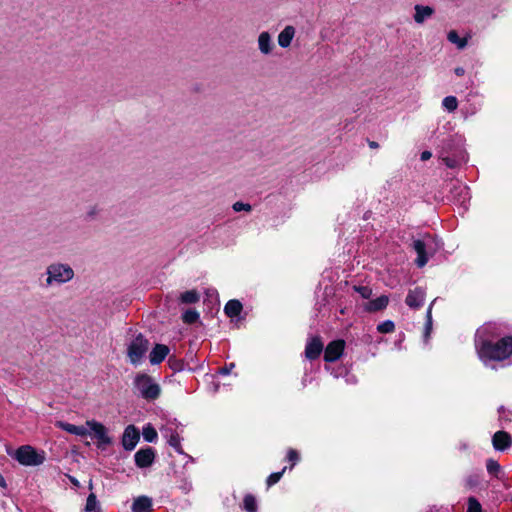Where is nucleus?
<instances>
[{
    "mask_svg": "<svg viewBox=\"0 0 512 512\" xmlns=\"http://www.w3.org/2000/svg\"><path fill=\"white\" fill-rule=\"evenodd\" d=\"M142 435L143 439L148 443H154L158 438L156 429L150 423L143 427Z\"/></svg>",
    "mask_w": 512,
    "mask_h": 512,
    "instance_id": "obj_26",
    "label": "nucleus"
},
{
    "mask_svg": "<svg viewBox=\"0 0 512 512\" xmlns=\"http://www.w3.org/2000/svg\"><path fill=\"white\" fill-rule=\"evenodd\" d=\"M152 509V499L148 496H139L134 499L132 512H150Z\"/></svg>",
    "mask_w": 512,
    "mask_h": 512,
    "instance_id": "obj_17",
    "label": "nucleus"
},
{
    "mask_svg": "<svg viewBox=\"0 0 512 512\" xmlns=\"http://www.w3.org/2000/svg\"><path fill=\"white\" fill-rule=\"evenodd\" d=\"M486 469L488 473L496 474L500 472L501 466L496 460L490 458L486 461Z\"/></svg>",
    "mask_w": 512,
    "mask_h": 512,
    "instance_id": "obj_38",
    "label": "nucleus"
},
{
    "mask_svg": "<svg viewBox=\"0 0 512 512\" xmlns=\"http://www.w3.org/2000/svg\"><path fill=\"white\" fill-rule=\"evenodd\" d=\"M0 487L6 488V480L2 474H0Z\"/></svg>",
    "mask_w": 512,
    "mask_h": 512,
    "instance_id": "obj_47",
    "label": "nucleus"
},
{
    "mask_svg": "<svg viewBox=\"0 0 512 512\" xmlns=\"http://www.w3.org/2000/svg\"><path fill=\"white\" fill-rule=\"evenodd\" d=\"M140 439V432L134 425H128L122 435V446L127 451H132Z\"/></svg>",
    "mask_w": 512,
    "mask_h": 512,
    "instance_id": "obj_10",
    "label": "nucleus"
},
{
    "mask_svg": "<svg viewBox=\"0 0 512 512\" xmlns=\"http://www.w3.org/2000/svg\"><path fill=\"white\" fill-rule=\"evenodd\" d=\"M200 299V295L196 290H188L180 295V301L183 304H194Z\"/></svg>",
    "mask_w": 512,
    "mask_h": 512,
    "instance_id": "obj_25",
    "label": "nucleus"
},
{
    "mask_svg": "<svg viewBox=\"0 0 512 512\" xmlns=\"http://www.w3.org/2000/svg\"><path fill=\"white\" fill-rule=\"evenodd\" d=\"M168 444L175 449V451L179 454H183V449L181 445V437L175 431H172L168 438Z\"/></svg>",
    "mask_w": 512,
    "mask_h": 512,
    "instance_id": "obj_28",
    "label": "nucleus"
},
{
    "mask_svg": "<svg viewBox=\"0 0 512 512\" xmlns=\"http://www.w3.org/2000/svg\"><path fill=\"white\" fill-rule=\"evenodd\" d=\"M101 212H102V208L99 207L97 204L90 205L87 207L84 218L86 221L97 220L99 218Z\"/></svg>",
    "mask_w": 512,
    "mask_h": 512,
    "instance_id": "obj_27",
    "label": "nucleus"
},
{
    "mask_svg": "<svg viewBox=\"0 0 512 512\" xmlns=\"http://www.w3.org/2000/svg\"><path fill=\"white\" fill-rule=\"evenodd\" d=\"M455 191H458V196L460 197L459 201L462 205L470 199L469 189L466 186H459L455 188Z\"/></svg>",
    "mask_w": 512,
    "mask_h": 512,
    "instance_id": "obj_35",
    "label": "nucleus"
},
{
    "mask_svg": "<svg viewBox=\"0 0 512 512\" xmlns=\"http://www.w3.org/2000/svg\"><path fill=\"white\" fill-rule=\"evenodd\" d=\"M170 349L167 345L156 344L150 352L149 361L152 365H158L168 356Z\"/></svg>",
    "mask_w": 512,
    "mask_h": 512,
    "instance_id": "obj_15",
    "label": "nucleus"
},
{
    "mask_svg": "<svg viewBox=\"0 0 512 512\" xmlns=\"http://www.w3.org/2000/svg\"><path fill=\"white\" fill-rule=\"evenodd\" d=\"M454 73L457 75V76H463L465 74V69L463 67H456L454 69Z\"/></svg>",
    "mask_w": 512,
    "mask_h": 512,
    "instance_id": "obj_46",
    "label": "nucleus"
},
{
    "mask_svg": "<svg viewBox=\"0 0 512 512\" xmlns=\"http://www.w3.org/2000/svg\"><path fill=\"white\" fill-rule=\"evenodd\" d=\"M57 426L60 429L77 436H86L89 433L85 426H77L68 422L59 421Z\"/></svg>",
    "mask_w": 512,
    "mask_h": 512,
    "instance_id": "obj_20",
    "label": "nucleus"
},
{
    "mask_svg": "<svg viewBox=\"0 0 512 512\" xmlns=\"http://www.w3.org/2000/svg\"><path fill=\"white\" fill-rule=\"evenodd\" d=\"M85 512H102L100 503L94 493H90L86 499Z\"/></svg>",
    "mask_w": 512,
    "mask_h": 512,
    "instance_id": "obj_24",
    "label": "nucleus"
},
{
    "mask_svg": "<svg viewBox=\"0 0 512 512\" xmlns=\"http://www.w3.org/2000/svg\"><path fill=\"white\" fill-rule=\"evenodd\" d=\"M442 106L448 112H454L458 107V100L455 96H446L442 100Z\"/></svg>",
    "mask_w": 512,
    "mask_h": 512,
    "instance_id": "obj_31",
    "label": "nucleus"
},
{
    "mask_svg": "<svg viewBox=\"0 0 512 512\" xmlns=\"http://www.w3.org/2000/svg\"><path fill=\"white\" fill-rule=\"evenodd\" d=\"M323 348L324 345L319 336L311 337L305 347L306 358L311 361L317 359L321 355Z\"/></svg>",
    "mask_w": 512,
    "mask_h": 512,
    "instance_id": "obj_13",
    "label": "nucleus"
},
{
    "mask_svg": "<svg viewBox=\"0 0 512 512\" xmlns=\"http://www.w3.org/2000/svg\"><path fill=\"white\" fill-rule=\"evenodd\" d=\"M440 158L444 164L451 169L456 168L460 164V160L458 158L445 155L444 152H441Z\"/></svg>",
    "mask_w": 512,
    "mask_h": 512,
    "instance_id": "obj_33",
    "label": "nucleus"
},
{
    "mask_svg": "<svg viewBox=\"0 0 512 512\" xmlns=\"http://www.w3.org/2000/svg\"><path fill=\"white\" fill-rule=\"evenodd\" d=\"M199 317V313L194 309H188L182 314V320L186 324H194Z\"/></svg>",
    "mask_w": 512,
    "mask_h": 512,
    "instance_id": "obj_32",
    "label": "nucleus"
},
{
    "mask_svg": "<svg viewBox=\"0 0 512 512\" xmlns=\"http://www.w3.org/2000/svg\"><path fill=\"white\" fill-rule=\"evenodd\" d=\"M447 39L451 43L455 44L458 49H464L467 46V43H468L467 37L461 38L455 30H451L448 33Z\"/></svg>",
    "mask_w": 512,
    "mask_h": 512,
    "instance_id": "obj_23",
    "label": "nucleus"
},
{
    "mask_svg": "<svg viewBox=\"0 0 512 512\" xmlns=\"http://www.w3.org/2000/svg\"><path fill=\"white\" fill-rule=\"evenodd\" d=\"M369 147L372 148V149H376L379 147V144L375 141H369Z\"/></svg>",
    "mask_w": 512,
    "mask_h": 512,
    "instance_id": "obj_48",
    "label": "nucleus"
},
{
    "mask_svg": "<svg viewBox=\"0 0 512 512\" xmlns=\"http://www.w3.org/2000/svg\"><path fill=\"white\" fill-rule=\"evenodd\" d=\"M168 364H169L170 368L175 372L182 371L184 368L183 361H180V360L176 359L175 357H169Z\"/></svg>",
    "mask_w": 512,
    "mask_h": 512,
    "instance_id": "obj_40",
    "label": "nucleus"
},
{
    "mask_svg": "<svg viewBox=\"0 0 512 512\" xmlns=\"http://www.w3.org/2000/svg\"><path fill=\"white\" fill-rule=\"evenodd\" d=\"M414 21L418 24H422L427 18L431 17L434 13V9L430 6H423L420 4L414 7Z\"/></svg>",
    "mask_w": 512,
    "mask_h": 512,
    "instance_id": "obj_18",
    "label": "nucleus"
},
{
    "mask_svg": "<svg viewBox=\"0 0 512 512\" xmlns=\"http://www.w3.org/2000/svg\"><path fill=\"white\" fill-rule=\"evenodd\" d=\"M149 340L141 333L127 345V357L130 363L138 366L149 349Z\"/></svg>",
    "mask_w": 512,
    "mask_h": 512,
    "instance_id": "obj_4",
    "label": "nucleus"
},
{
    "mask_svg": "<svg viewBox=\"0 0 512 512\" xmlns=\"http://www.w3.org/2000/svg\"><path fill=\"white\" fill-rule=\"evenodd\" d=\"M388 303V296L381 295L380 297L365 303L364 310L370 313L378 312L384 310L387 307Z\"/></svg>",
    "mask_w": 512,
    "mask_h": 512,
    "instance_id": "obj_16",
    "label": "nucleus"
},
{
    "mask_svg": "<svg viewBox=\"0 0 512 512\" xmlns=\"http://www.w3.org/2000/svg\"><path fill=\"white\" fill-rule=\"evenodd\" d=\"M512 444V438L505 431H497L492 437V445L496 451H505Z\"/></svg>",
    "mask_w": 512,
    "mask_h": 512,
    "instance_id": "obj_14",
    "label": "nucleus"
},
{
    "mask_svg": "<svg viewBox=\"0 0 512 512\" xmlns=\"http://www.w3.org/2000/svg\"><path fill=\"white\" fill-rule=\"evenodd\" d=\"M479 359L486 367L495 368L493 362H502L512 355V337L503 336L476 348Z\"/></svg>",
    "mask_w": 512,
    "mask_h": 512,
    "instance_id": "obj_1",
    "label": "nucleus"
},
{
    "mask_svg": "<svg viewBox=\"0 0 512 512\" xmlns=\"http://www.w3.org/2000/svg\"><path fill=\"white\" fill-rule=\"evenodd\" d=\"M295 35V28L293 26H286L278 35V44L282 48L290 46Z\"/></svg>",
    "mask_w": 512,
    "mask_h": 512,
    "instance_id": "obj_19",
    "label": "nucleus"
},
{
    "mask_svg": "<svg viewBox=\"0 0 512 512\" xmlns=\"http://www.w3.org/2000/svg\"><path fill=\"white\" fill-rule=\"evenodd\" d=\"M155 457V450L152 447H145L135 453L134 460L138 468H147L154 463Z\"/></svg>",
    "mask_w": 512,
    "mask_h": 512,
    "instance_id": "obj_9",
    "label": "nucleus"
},
{
    "mask_svg": "<svg viewBox=\"0 0 512 512\" xmlns=\"http://www.w3.org/2000/svg\"><path fill=\"white\" fill-rule=\"evenodd\" d=\"M134 385L139 395L147 401L157 399L161 393L159 384L147 374H138L134 379Z\"/></svg>",
    "mask_w": 512,
    "mask_h": 512,
    "instance_id": "obj_3",
    "label": "nucleus"
},
{
    "mask_svg": "<svg viewBox=\"0 0 512 512\" xmlns=\"http://www.w3.org/2000/svg\"><path fill=\"white\" fill-rule=\"evenodd\" d=\"M233 210L235 212H241V211H246V212H250L252 210V206L248 203H244V202H235L232 206Z\"/></svg>",
    "mask_w": 512,
    "mask_h": 512,
    "instance_id": "obj_41",
    "label": "nucleus"
},
{
    "mask_svg": "<svg viewBox=\"0 0 512 512\" xmlns=\"http://www.w3.org/2000/svg\"><path fill=\"white\" fill-rule=\"evenodd\" d=\"M426 292L422 287H415L409 290L405 303L412 309H419L423 306L425 301Z\"/></svg>",
    "mask_w": 512,
    "mask_h": 512,
    "instance_id": "obj_12",
    "label": "nucleus"
},
{
    "mask_svg": "<svg viewBox=\"0 0 512 512\" xmlns=\"http://www.w3.org/2000/svg\"><path fill=\"white\" fill-rule=\"evenodd\" d=\"M86 425L89 427L90 432L93 433L94 438L97 439V446L101 448L104 445L111 443V438L108 436L106 427L95 420L87 421Z\"/></svg>",
    "mask_w": 512,
    "mask_h": 512,
    "instance_id": "obj_8",
    "label": "nucleus"
},
{
    "mask_svg": "<svg viewBox=\"0 0 512 512\" xmlns=\"http://www.w3.org/2000/svg\"><path fill=\"white\" fill-rule=\"evenodd\" d=\"M353 290L360 294L363 299H369L372 296V289L368 286H353Z\"/></svg>",
    "mask_w": 512,
    "mask_h": 512,
    "instance_id": "obj_37",
    "label": "nucleus"
},
{
    "mask_svg": "<svg viewBox=\"0 0 512 512\" xmlns=\"http://www.w3.org/2000/svg\"><path fill=\"white\" fill-rule=\"evenodd\" d=\"M287 459L291 462V467L295 466L299 461V454L294 449H289L287 452Z\"/></svg>",
    "mask_w": 512,
    "mask_h": 512,
    "instance_id": "obj_42",
    "label": "nucleus"
},
{
    "mask_svg": "<svg viewBox=\"0 0 512 512\" xmlns=\"http://www.w3.org/2000/svg\"><path fill=\"white\" fill-rule=\"evenodd\" d=\"M258 48L261 53L267 55L271 53L273 44L271 40V36L268 32H261L258 36Z\"/></svg>",
    "mask_w": 512,
    "mask_h": 512,
    "instance_id": "obj_21",
    "label": "nucleus"
},
{
    "mask_svg": "<svg viewBox=\"0 0 512 512\" xmlns=\"http://www.w3.org/2000/svg\"><path fill=\"white\" fill-rule=\"evenodd\" d=\"M46 287H50L54 284L63 285L70 282L74 278L73 268L66 263L54 262L46 268Z\"/></svg>",
    "mask_w": 512,
    "mask_h": 512,
    "instance_id": "obj_2",
    "label": "nucleus"
},
{
    "mask_svg": "<svg viewBox=\"0 0 512 512\" xmlns=\"http://www.w3.org/2000/svg\"><path fill=\"white\" fill-rule=\"evenodd\" d=\"M436 299L432 301V303L429 305L427 311H426V322L424 327V338L428 339L431 329H432V307Z\"/></svg>",
    "mask_w": 512,
    "mask_h": 512,
    "instance_id": "obj_30",
    "label": "nucleus"
},
{
    "mask_svg": "<svg viewBox=\"0 0 512 512\" xmlns=\"http://www.w3.org/2000/svg\"><path fill=\"white\" fill-rule=\"evenodd\" d=\"M431 156H432V153L430 151H423L421 153L420 159L422 161H426V160H429L431 158Z\"/></svg>",
    "mask_w": 512,
    "mask_h": 512,
    "instance_id": "obj_45",
    "label": "nucleus"
},
{
    "mask_svg": "<svg viewBox=\"0 0 512 512\" xmlns=\"http://www.w3.org/2000/svg\"><path fill=\"white\" fill-rule=\"evenodd\" d=\"M12 456L24 466H38L45 461L44 453H38L29 445L20 446L15 450Z\"/></svg>",
    "mask_w": 512,
    "mask_h": 512,
    "instance_id": "obj_6",
    "label": "nucleus"
},
{
    "mask_svg": "<svg viewBox=\"0 0 512 512\" xmlns=\"http://www.w3.org/2000/svg\"><path fill=\"white\" fill-rule=\"evenodd\" d=\"M242 309V303L239 300L232 299L225 304L224 312L228 317L233 318L239 316Z\"/></svg>",
    "mask_w": 512,
    "mask_h": 512,
    "instance_id": "obj_22",
    "label": "nucleus"
},
{
    "mask_svg": "<svg viewBox=\"0 0 512 512\" xmlns=\"http://www.w3.org/2000/svg\"><path fill=\"white\" fill-rule=\"evenodd\" d=\"M285 470H286V467H284L279 472H274V473L270 474L268 476L267 480H266L267 485L270 487V486L276 484L278 481H280V479L283 476Z\"/></svg>",
    "mask_w": 512,
    "mask_h": 512,
    "instance_id": "obj_39",
    "label": "nucleus"
},
{
    "mask_svg": "<svg viewBox=\"0 0 512 512\" xmlns=\"http://www.w3.org/2000/svg\"><path fill=\"white\" fill-rule=\"evenodd\" d=\"M467 512H482L481 504L475 497L468 498Z\"/></svg>",
    "mask_w": 512,
    "mask_h": 512,
    "instance_id": "obj_36",
    "label": "nucleus"
},
{
    "mask_svg": "<svg viewBox=\"0 0 512 512\" xmlns=\"http://www.w3.org/2000/svg\"><path fill=\"white\" fill-rule=\"evenodd\" d=\"M478 483L477 479L474 477V476H469L467 479H466V485L468 487H474L476 486Z\"/></svg>",
    "mask_w": 512,
    "mask_h": 512,
    "instance_id": "obj_44",
    "label": "nucleus"
},
{
    "mask_svg": "<svg viewBox=\"0 0 512 512\" xmlns=\"http://www.w3.org/2000/svg\"><path fill=\"white\" fill-rule=\"evenodd\" d=\"M434 242L433 238L426 234L423 239L413 240L412 247L417 253L416 265L420 268L424 267L428 262L427 249L430 250L431 244Z\"/></svg>",
    "mask_w": 512,
    "mask_h": 512,
    "instance_id": "obj_7",
    "label": "nucleus"
},
{
    "mask_svg": "<svg viewBox=\"0 0 512 512\" xmlns=\"http://www.w3.org/2000/svg\"><path fill=\"white\" fill-rule=\"evenodd\" d=\"M243 508L247 512H257V501L252 494L245 495L243 499Z\"/></svg>",
    "mask_w": 512,
    "mask_h": 512,
    "instance_id": "obj_29",
    "label": "nucleus"
},
{
    "mask_svg": "<svg viewBox=\"0 0 512 512\" xmlns=\"http://www.w3.org/2000/svg\"><path fill=\"white\" fill-rule=\"evenodd\" d=\"M395 329V324L391 320H385L382 323L378 324L377 331L379 333H391Z\"/></svg>",
    "mask_w": 512,
    "mask_h": 512,
    "instance_id": "obj_34",
    "label": "nucleus"
},
{
    "mask_svg": "<svg viewBox=\"0 0 512 512\" xmlns=\"http://www.w3.org/2000/svg\"><path fill=\"white\" fill-rule=\"evenodd\" d=\"M344 347V340H334L330 342L324 350V361L335 362L338 360L344 351Z\"/></svg>",
    "mask_w": 512,
    "mask_h": 512,
    "instance_id": "obj_11",
    "label": "nucleus"
},
{
    "mask_svg": "<svg viewBox=\"0 0 512 512\" xmlns=\"http://www.w3.org/2000/svg\"><path fill=\"white\" fill-rule=\"evenodd\" d=\"M235 367V364L234 363H230L229 365H226L224 367H222L220 370H219V374L221 375H229L231 370Z\"/></svg>",
    "mask_w": 512,
    "mask_h": 512,
    "instance_id": "obj_43",
    "label": "nucleus"
},
{
    "mask_svg": "<svg viewBox=\"0 0 512 512\" xmlns=\"http://www.w3.org/2000/svg\"><path fill=\"white\" fill-rule=\"evenodd\" d=\"M503 331L501 326L494 322H488L479 327L475 333V348L484 345L485 342L491 343L492 341L501 338Z\"/></svg>",
    "mask_w": 512,
    "mask_h": 512,
    "instance_id": "obj_5",
    "label": "nucleus"
}]
</instances>
